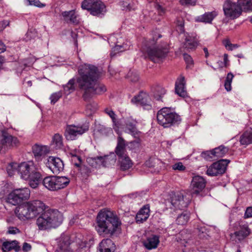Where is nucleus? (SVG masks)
<instances>
[{"label": "nucleus", "instance_id": "obj_1", "mask_svg": "<svg viewBox=\"0 0 252 252\" xmlns=\"http://www.w3.org/2000/svg\"><path fill=\"white\" fill-rule=\"evenodd\" d=\"M79 77L76 82L79 89L83 92V97L87 100L94 94H101L106 91L103 84L99 83L100 72L95 66L84 64L78 69Z\"/></svg>", "mask_w": 252, "mask_h": 252}, {"label": "nucleus", "instance_id": "obj_2", "mask_svg": "<svg viewBox=\"0 0 252 252\" xmlns=\"http://www.w3.org/2000/svg\"><path fill=\"white\" fill-rule=\"evenodd\" d=\"M96 229L99 235L112 236L121 230V221L114 212L102 209L98 213Z\"/></svg>", "mask_w": 252, "mask_h": 252}, {"label": "nucleus", "instance_id": "obj_3", "mask_svg": "<svg viewBox=\"0 0 252 252\" xmlns=\"http://www.w3.org/2000/svg\"><path fill=\"white\" fill-rule=\"evenodd\" d=\"M46 208V205L40 200L30 201L16 207L15 213L20 220H26L35 218Z\"/></svg>", "mask_w": 252, "mask_h": 252}, {"label": "nucleus", "instance_id": "obj_4", "mask_svg": "<svg viewBox=\"0 0 252 252\" xmlns=\"http://www.w3.org/2000/svg\"><path fill=\"white\" fill-rule=\"evenodd\" d=\"M46 209L40 214L36 220V224L40 230L55 228L60 226L63 221V214L57 210Z\"/></svg>", "mask_w": 252, "mask_h": 252}, {"label": "nucleus", "instance_id": "obj_5", "mask_svg": "<svg viewBox=\"0 0 252 252\" xmlns=\"http://www.w3.org/2000/svg\"><path fill=\"white\" fill-rule=\"evenodd\" d=\"M18 174L22 179L29 181V185L33 189L38 187L41 178L39 168L32 160L19 163Z\"/></svg>", "mask_w": 252, "mask_h": 252}, {"label": "nucleus", "instance_id": "obj_6", "mask_svg": "<svg viewBox=\"0 0 252 252\" xmlns=\"http://www.w3.org/2000/svg\"><path fill=\"white\" fill-rule=\"evenodd\" d=\"M157 118L158 124L164 128L170 127L181 121L180 116L168 107H164L159 110Z\"/></svg>", "mask_w": 252, "mask_h": 252}, {"label": "nucleus", "instance_id": "obj_7", "mask_svg": "<svg viewBox=\"0 0 252 252\" xmlns=\"http://www.w3.org/2000/svg\"><path fill=\"white\" fill-rule=\"evenodd\" d=\"M224 16L229 20H234L242 13V9L238 0H225L223 6Z\"/></svg>", "mask_w": 252, "mask_h": 252}, {"label": "nucleus", "instance_id": "obj_8", "mask_svg": "<svg viewBox=\"0 0 252 252\" xmlns=\"http://www.w3.org/2000/svg\"><path fill=\"white\" fill-rule=\"evenodd\" d=\"M70 180L64 176H48L43 180L44 186L51 191H56L67 187Z\"/></svg>", "mask_w": 252, "mask_h": 252}, {"label": "nucleus", "instance_id": "obj_9", "mask_svg": "<svg viewBox=\"0 0 252 252\" xmlns=\"http://www.w3.org/2000/svg\"><path fill=\"white\" fill-rule=\"evenodd\" d=\"M30 197V190L27 188L17 189L11 191L7 195V202L13 205H16L28 200Z\"/></svg>", "mask_w": 252, "mask_h": 252}, {"label": "nucleus", "instance_id": "obj_10", "mask_svg": "<svg viewBox=\"0 0 252 252\" xmlns=\"http://www.w3.org/2000/svg\"><path fill=\"white\" fill-rule=\"evenodd\" d=\"M82 7L90 11L94 16H100L106 12L105 5L99 0H84Z\"/></svg>", "mask_w": 252, "mask_h": 252}, {"label": "nucleus", "instance_id": "obj_11", "mask_svg": "<svg viewBox=\"0 0 252 252\" xmlns=\"http://www.w3.org/2000/svg\"><path fill=\"white\" fill-rule=\"evenodd\" d=\"M149 59L154 62H158L160 59L165 57L168 51L165 48L155 45V41L150 42L146 51Z\"/></svg>", "mask_w": 252, "mask_h": 252}, {"label": "nucleus", "instance_id": "obj_12", "mask_svg": "<svg viewBox=\"0 0 252 252\" xmlns=\"http://www.w3.org/2000/svg\"><path fill=\"white\" fill-rule=\"evenodd\" d=\"M85 126L67 125L66 126L64 136L68 140H75L77 136L81 135L88 130Z\"/></svg>", "mask_w": 252, "mask_h": 252}, {"label": "nucleus", "instance_id": "obj_13", "mask_svg": "<svg viewBox=\"0 0 252 252\" xmlns=\"http://www.w3.org/2000/svg\"><path fill=\"white\" fill-rule=\"evenodd\" d=\"M20 142L18 138L12 136L5 131H2L1 138L0 139V152L2 148H11L18 147Z\"/></svg>", "mask_w": 252, "mask_h": 252}, {"label": "nucleus", "instance_id": "obj_14", "mask_svg": "<svg viewBox=\"0 0 252 252\" xmlns=\"http://www.w3.org/2000/svg\"><path fill=\"white\" fill-rule=\"evenodd\" d=\"M230 161L227 159H221L210 166L207 171V175L211 176H217L224 173L226 166Z\"/></svg>", "mask_w": 252, "mask_h": 252}, {"label": "nucleus", "instance_id": "obj_15", "mask_svg": "<svg viewBox=\"0 0 252 252\" xmlns=\"http://www.w3.org/2000/svg\"><path fill=\"white\" fill-rule=\"evenodd\" d=\"M206 186V181L201 176H194L190 186V192L192 195H198Z\"/></svg>", "mask_w": 252, "mask_h": 252}, {"label": "nucleus", "instance_id": "obj_16", "mask_svg": "<svg viewBox=\"0 0 252 252\" xmlns=\"http://www.w3.org/2000/svg\"><path fill=\"white\" fill-rule=\"evenodd\" d=\"M50 148L45 145L35 144L32 147V152L35 160L41 161L43 158L50 153Z\"/></svg>", "mask_w": 252, "mask_h": 252}, {"label": "nucleus", "instance_id": "obj_17", "mask_svg": "<svg viewBox=\"0 0 252 252\" xmlns=\"http://www.w3.org/2000/svg\"><path fill=\"white\" fill-rule=\"evenodd\" d=\"M91 160L94 161L99 166L102 165L103 167H108L109 165L115 163L116 158L114 154L104 157H97L94 158L88 159V161L91 162Z\"/></svg>", "mask_w": 252, "mask_h": 252}, {"label": "nucleus", "instance_id": "obj_18", "mask_svg": "<svg viewBox=\"0 0 252 252\" xmlns=\"http://www.w3.org/2000/svg\"><path fill=\"white\" fill-rule=\"evenodd\" d=\"M46 164L54 174H58L63 169V161L59 158L49 157Z\"/></svg>", "mask_w": 252, "mask_h": 252}, {"label": "nucleus", "instance_id": "obj_19", "mask_svg": "<svg viewBox=\"0 0 252 252\" xmlns=\"http://www.w3.org/2000/svg\"><path fill=\"white\" fill-rule=\"evenodd\" d=\"M251 233V230L246 224L240 226V230L230 234L231 240L239 243L244 240Z\"/></svg>", "mask_w": 252, "mask_h": 252}, {"label": "nucleus", "instance_id": "obj_20", "mask_svg": "<svg viewBox=\"0 0 252 252\" xmlns=\"http://www.w3.org/2000/svg\"><path fill=\"white\" fill-rule=\"evenodd\" d=\"M150 98L149 94L146 93L141 92L138 95L135 96L131 101L133 103L140 105L143 106L150 107Z\"/></svg>", "mask_w": 252, "mask_h": 252}, {"label": "nucleus", "instance_id": "obj_21", "mask_svg": "<svg viewBox=\"0 0 252 252\" xmlns=\"http://www.w3.org/2000/svg\"><path fill=\"white\" fill-rule=\"evenodd\" d=\"M126 141L122 137L121 134H119L117 138V145L115 149V154L118 157L127 154L126 150Z\"/></svg>", "mask_w": 252, "mask_h": 252}, {"label": "nucleus", "instance_id": "obj_22", "mask_svg": "<svg viewBox=\"0 0 252 252\" xmlns=\"http://www.w3.org/2000/svg\"><path fill=\"white\" fill-rule=\"evenodd\" d=\"M136 124V121L131 118H128L126 121V128L134 137L140 136L141 134V132L137 129Z\"/></svg>", "mask_w": 252, "mask_h": 252}, {"label": "nucleus", "instance_id": "obj_23", "mask_svg": "<svg viewBox=\"0 0 252 252\" xmlns=\"http://www.w3.org/2000/svg\"><path fill=\"white\" fill-rule=\"evenodd\" d=\"M159 243V237L157 235H152L147 238L143 242V245L148 250L156 249Z\"/></svg>", "mask_w": 252, "mask_h": 252}, {"label": "nucleus", "instance_id": "obj_24", "mask_svg": "<svg viewBox=\"0 0 252 252\" xmlns=\"http://www.w3.org/2000/svg\"><path fill=\"white\" fill-rule=\"evenodd\" d=\"M150 206H144L138 212L136 216V221L138 223H142L146 221L150 216Z\"/></svg>", "mask_w": 252, "mask_h": 252}, {"label": "nucleus", "instance_id": "obj_25", "mask_svg": "<svg viewBox=\"0 0 252 252\" xmlns=\"http://www.w3.org/2000/svg\"><path fill=\"white\" fill-rule=\"evenodd\" d=\"M217 15L218 12L216 11L207 12L202 15L197 17L195 21L198 22L211 24Z\"/></svg>", "mask_w": 252, "mask_h": 252}, {"label": "nucleus", "instance_id": "obj_26", "mask_svg": "<svg viewBox=\"0 0 252 252\" xmlns=\"http://www.w3.org/2000/svg\"><path fill=\"white\" fill-rule=\"evenodd\" d=\"M199 40L196 34L186 36L184 42V46L189 49H195L198 45Z\"/></svg>", "mask_w": 252, "mask_h": 252}, {"label": "nucleus", "instance_id": "obj_27", "mask_svg": "<svg viewBox=\"0 0 252 252\" xmlns=\"http://www.w3.org/2000/svg\"><path fill=\"white\" fill-rule=\"evenodd\" d=\"M62 15L64 20L67 22H69L75 25H77L79 23L78 15L76 14L74 10L64 11L62 12Z\"/></svg>", "mask_w": 252, "mask_h": 252}, {"label": "nucleus", "instance_id": "obj_28", "mask_svg": "<svg viewBox=\"0 0 252 252\" xmlns=\"http://www.w3.org/2000/svg\"><path fill=\"white\" fill-rule=\"evenodd\" d=\"M118 157L120 168L122 170H127L132 167L133 162L127 154Z\"/></svg>", "mask_w": 252, "mask_h": 252}, {"label": "nucleus", "instance_id": "obj_29", "mask_svg": "<svg viewBox=\"0 0 252 252\" xmlns=\"http://www.w3.org/2000/svg\"><path fill=\"white\" fill-rule=\"evenodd\" d=\"M175 92L180 96L184 97L186 95L184 77L180 78L176 82Z\"/></svg>", "mask_w": 252, "mask_h": 252}, {"label": "nucleus", "instance_id": "obj_30", "mask_svg": "<svg viewBox=\"0 0 252 252\" xmlns=\"http://www.w3.org/2000/svg\"><path fill=\"white\" fill-rule=\"evenodd\" d=\"M2 249L4 252L14 250L16 252H18L20 250V247L17 241H12L11 242H4L2 245Z\"/></svg>", "mask_w": 252, "mask_h": 252}, {"label": "nucleus", "instance_id": "obj_31", "mask_svg": "<svg viewBox=\"0 0 252 252\" xmlns=\"http://www.w3.org/2000/svg\"><path fill=\"white\" fill-rule=\"evenodd\" d=\"M152 92L155 99L160 100L165 94L166 90L161 86L155 85L152 88Z\"/></svg>", "mask_w": 252, "mask_h": 252}, {"label": "nucleus", "instance_id": "obj_32", "mask_svg": "<svg viewBox=\"0 0 252 252\" xmlns=\"http://www.w3.org/2000/svg\"><path fill=\"white\" fill-rule=\"evenodd\" d=\"M240 142L242 145L252 144V129L246 131L241 136Z\"/></svg>", "mask_w": 252, "mask_h": 252}, {"label": "nucleus", "instance_id": "obj_33", "mask_svg": "<svg viewBox=\"0 0 252 252\" xmlns=\"http://www.w3.org/2000/svg\"><path fill=\"white\" fill-rule=\"evenodd\" d=\"M111 240L106 239L103 240L99 244L100 252H111L110 246L113 245Z\"/></svg>", "mask_w": 252, "mask_h": 252}, {"label": "nucleus", "instance_id": "obj_34", "mask_svg": "<svg viewBox=\"0 0 252 252\" xmlns=\"http://www.w3.org/2000/svg\"><path fill=\"white\" fill-rule=\"evenodd\" d=\"M216 158L223 157L228 151V149L223 146H220L212 150Z\"/></svg>", "mask_w": 252, "mask_h": 252}, {"label": "nucleus", "instance_id": "obj_35", "mask_svg": "<svg viewBox=\"0 0 252 252\" xmlns=\"http://www.w3.org/2000/svg\"><path fill=\"white\" fill-rule=\"evenodd\" d=\"M19 163L16 162L9 163L6 167L7 172L9 176H13L16 172L18 173Z\"/></svg>", "mask_w": 252, "mask_h": 252}, {"label": "nucleus", "instance_id": "obj_36", "mask_svg": "<svg viewBox=\"0 0 252 252\" xmlns=\"http://www.w3.org/2000/svg\"><path fill=\"white\" fill-rule=\"evenodd\" d=\"M171 203L173 206L178 209H181L186 206V204L183 200V197L179 196H175V198H173Z\"/></svg>", "mask_w": 252, "mask_h": 252}, {"label": "nucleus", "instance_id": "obj_37", "mask_svg": "<svg viewBox=\"0 0 252 252\" xmlns=\"http://www.w3.org/2000/svg\"><path fill=\"white\" fill-rule=\"evenodd\" d=\"M242 11H252V0H238Z\"/></svg>", "mask_w": 252, "mask_h": 252}, {"label": "nucleus", "instance_id": "obj_38", "mask_svg": "<svg viewBox=\"0 0 252 252\" xmlns=\"http://www.w3.org/2000/svg\"><path fill=\"white\" fill-rule=\"evenodd\" d=\"M149 162H151L153 164L151 165V167L155 168L154 172H158L162 168L163 163L159 160L158 159H152L149 160L147 164L148 165Z\"/></svg>", "mask_w": 252, "mask_h": 252}, {"label": "nucleus", "instance_id": "obj_39", "mask_svg": "<svg viewBox=\"0 0 252 252\" xmlns=\"http://www.w3.org/2000/svg\"><path fill=\"white\" fill-rule=\"evenodd\" d=\"M189 219L188 213H182L179 215L176 219L177 223L179 225H184L187 223Z\"/></svg>", "mask_w": 252, "mask_h": 252}, {"label": "nucleus", "instance_id": "obj_40", "mask_svg": "<svg viewBox=\"0 0 252 252\" xmlns=\"http://www.w3.org/2000/svg\"><path fill=\"white\" fill-rule=\"evenodd\" d=\"M233 77L234 75L231 72L227 75L224 83V87L227 91H230L231 90V83Z\"/></svg>", "mask_w": 252, "mask_h": 252}, {"label": "nucleus", "instance_id": "obj_41", "mask_svg": "<svg viewBox=\"0 0 252 252\" xmlns=\"http://www.w3.org/2000/svg\"><path fill=\"white\" fill-rule=\"evenodd\" d=\"M53 143L57 149L61 148L63 146L62 137L59 134H56L53 137Z\"/></svg>", "mask_w": 252, "mask_h": 252}, {"label": "nucleus", "instance_id": "obj_42", "mask_svg": "<svg viewBox=\"0 0 252 252\" xmlns=\"http://www.w3.org/2000/svg\"><path fill=\"white\" fill-rule=\"evenodd\" d=\"M201 157L206 160L211 161L216 159L212 150L202 152Z\"/></svg>", "mask_w": 252, "mask_h": 252}, {"label": "nucleus", "instance_id": "obj_43", "mask_svg": "<svg viewBox=\"0 0 252 252\" xmlns=\"http://www.w3.org/2000/svg\"><path fill=\"white\" fill-rule=\"evenodd\" d=\"M223 45L225 48L230 51H232L238 48L240 46L237 44H232L230 42V40L228 39H225L222 41Z\"/></svg>", "mask_w": 252, "mask_h": 252}, {"label": "nucleus", "instance_id": "obj_44", "mask_svg": "<svg viewBox=\"0 0 252 252\" xmlns=\"http://www.w3.org/2000/svg\"><path fill=\"white\" fill-rule=\"evenodd\" d=\"M136 140L132 141L129 142V148L131 150H136L139 149L141 145V140L139 138V136L135 137Z\"/></svg>", "mask_w": 252, "mask_h": 252}, {"label": "nucleus", "instance_id": "obj_45", "mask_svg": "<svg viewBox=\"0 0 252 252\" xmlns=\"http://www.w3.org/2000/svg\"><path fill=\"white\" fill-rule=\"evenodd\" d=\"M74 83L75 80L74 79L70 80L65 86H64V91H68V93L73 91L75 89Z\"/></svg>", "mask_w": 252, "mask_h": 252}, {"label": "nucleus", "instance_id": "obj_46", "mask_svg": "<svg viewBox=\"0 0 252 252\" xmlns=\"http://www.w3.org/2000/svg\"><path fill=\"white\" fill-rule=\"evenodd\" d=\"M197 0H180V4L183 6H194L196 5Z\"/></svg>", "mask_w": 252, "mask_h": 252}, {"label": "nucleus", "instance_id": "obj_47", "mask_svg": "<svg viewBox=\"0 0 252 252\" xmlns=\"http://www.w3.org/2000/svg\"><path fill=\"white\" fill-rule=\"evenodd\" d=\"M62 93L58 92L53 94L50 96L51 103L54 104L62 97Z\"/></svg>", "mask_w": 252, "mask_h": 252}, {"label": "nucleus", "instance_id": "obj_48", "mask_svg": "<svg viewBox=\"0 0 252 252\" xmlns=\"http://www.w3.org/2000/svg\"><path fill=\"white\" fill-rule=\"evenodd\" d=\"M184 59L187 63V67H191L193 65V61L190 55L187 54H184Z\"/></svg>", "mask_w": 252, "mask_h": 252}, {"label": "nucleus", "instance_id": "obj_49", "mask_svg": "<svg viewBox=\"0 0 252 252\" xmlns=\"http://www.w3.org/2000/svg\"><path fill=\"white\" fill-rule=\"evenodd\" d=\"M104 112L111 118L113 123H116V115L115 112L108 108L105 109Z\"/></svg>", "mask_w": 252, "mask_h": 252}, {"label": "nucleus", "instance_id": "obj_50", "mask_svg": "<svg viewBox=\"0 0 252 252\" xmlns=\"http://www.w3.org/2000/svg\"><path fill=\"white\" fill-rule=\"evenodd\" d=\"M172 168L174 170H179L180 171H184L186 169V167L181 162L175 163L172 166Z\"/></svg>", "mask_w": 252, "mask_h": 252}, {"label": "nucleus", "instance_id": "obj_51", "mask_svg": "<svg viewBox=\"0 0 252 252\" xmlns=\"http://www.w3.org/2000/svg\"><path fill=\"white\" fill-rule=\"evenodd\" d=\"M29 5H34L38 7H43L45 6V4L41 3L39 0H27Z\"/></svg>", "mask_w": 252, "mask_h": 252}, {"label": "nucleus", "instance_id": "obj_52", "mask_svg": "<svg viewBox=\"0 0 252 252\" xmlns=\"http://www.w3.org/2000/svg\"><path fill=\"white\" fill-rule=\"evenodd\" d=\"M71 160L76 166H80L81 163V159L80 157L72 155Z\"/></svg>", "mask_w": 252, "mask_h": 252}, {"label": "nucleus", "instance_id": "obj_53", "mask_svg": "<svg viewBox=\"0 0 252 252\" xmlns=\"http://www.w3.org/2000/svg\"><path fill=\"white\" fill-rule=\"evenodd\" d=\"M20 233V230L16 227L10 226L8 228L7 232V234H16Z\"/></svg>", "mask_w": 252, "mask_h": 252}, {"label": "nucleus", "instance_id": "obj_54", "mask_svg": "<svg viewBox=\"0 0 252 252\" xmlns=\"http://www.w3.org/2000/svg\"><path fill=\"white\" fill-rule=\"evenodd\" d=\"M252 217V207H249L246 209L244 214L245 218H249Z\"/></svg>", "mask_w": 252, "mask_h": 252}, {"label": "nucleus", "instance_id": "obj_55", "mask_svg": "<svg viewBox=\"0 0 252 252\" xmlns=\"http://www.w3.org/2000/svg\"><path fill=\"white\" fill-rule=\"evenodd\" d=\"M220 63L223 64V65H221L220 66L222 67L223 66L227 67L229 65V60L228 58V55L226 54H224L223 55V63L220 62Z\"/></svg>", "mask_w": 252, "mask_h": 252}, {"label": "nucleus", "instance_id": "obj_56", "mask_svg": "<svg viewBox=\"0 0 252 252\" xmlns=\"http://www.w3.org/2000/svg\"><path fill=\"white\" fill-rule=\"evenodd\" d=\"M65 241L64 242V243L63 244H62L61 243L60 244L61 249L62 250H66L67 249V248L69 245V243L68 241V237H65Z\"/></svg>", "mask_w": 252, "mask_h": 252}, {"label": "nucleus", "instance_id": "obj_57", "mask_svg": "<svg viewBox=\"0 0 252 252\" xmlns=\"http://www.w3.org/2000/svg\"><path fill=\"white\" fill-rule=\"evenodd\" d=\"M9 22L7 20H4L0 22V31H3L6 26H8Z\"/></svg>", "mask_w": 252, "mask_h": 252}, {"label": "nucleus", "instance_id": "obj_58", "mask_svg": "<svg viewBox=\"0 0 252 252\" xmlns=\"http://www.w3.org/2000/svg\"><path fill=\"white\" fill-rule=\"evenodd\" d=\"M31 249H32V246L30 244L26 243V242H25L23 244V247H22V250L24 252H28L30 251L31 250Z\"/></svg>", "mask_w": 252, "mask_h": 252}, {"label": "nucleus", "instance_id": "obj_59", "mask_svg": "<svg viewBox=\"0 0 252 252\" xmlns=\"http://www.w3.org/2000/svg\"><path fill=\"white\" fill-rule=\"evenodd\" d=\"M123 4L124 7L128 10H134L136 9V6L133 5H131V4H127L126 2H124Z\"/></svg>", "mask_w": 252, "mask_h": 252}, {"label": "nucleus", "instance_id": "obj_60", "mask_svg": "<svg viewBox=\"0 0 252 252\" xmlns=\"http://www.w3.org/2000/svg\"><path fill=\"white\" fill-rule=\"evenodd\" d=\"M177 25L180 28V31H183L184 26V23L183 19H178L177 20Z\"/></svg>", "mask_w": 252, "mask_h": 252}, {"label": "nucleus", "instance_id": "obj_61", "mask_svg": "<svg viewBox=\"0 0 252 252\" xmlns=\"http://www.w3.org/2000/svg\"><path fill=\"white\" fill-rule=\"evenodd\" d=\"M157 8L158 10V12L160 14H162L165 13V9L163 7H162L161 5L159 4L157 5Z\"/></svg>", "mask_w": 252, "mask_h": 252}, {"label": "nucleus", "instance_id": "obj_62", "mask_svg": "<svg viewBox=\"0 0 252 252\" xmlns=\"http://www.w3.org/2000/svg\"><path fill=\"white\" fill-rule=\"evenodd\" d=\"M6 50L5 45L0 40V53H3Z\"/></svg>", "mask_w": 252, "mask_h": 252}, {"label": "nucleus", "instance_id": "obj_63", "mask_svg": "<svg viewBox=\"0 0 252 252\" xmlns=\"http://www.w3.org/2000/svg\"><path fill=\"white\" fill-rule=\"evenodd\" d=\"M4 62V57L0 55V70L2 69L3 64Z\"/></svg>", "mask_w": 252, "mask_h": 252}, {"label": "nucleus", "instance_id": "obj_64", "mask_svg": "<svg viewBox=\"0 0 252 252\" xmlns=\"http://www.w3.org/2000/svg\"><path fill=\"white\" fill-rule=\"evenodd\" d=\"M117 120L116 119V123H113V128L116 132H119V126H118Z\"/></svg>", "mask_w": 252, "mask_h": 252}]
</instances>
